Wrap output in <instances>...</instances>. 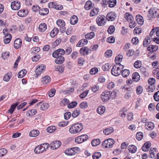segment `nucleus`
I'll return each instance as SVG.
<instances>
[{
	"instance_id": "nucleus-30",
	"label": "nucleus",
	"mask_w": 159,
	"mask_h": 159,
	"mask_svg": "<svg viewBox=\"0 0 159 159\" xmlns=\"http://www.w3.org/2000/svg\"><path fill=\"white\" fill-rule=\"evenodd\" d=\"M106 110L105 107L104 106L99 107L97 109V112L100 114H103Z\"/></svg>"
},
{
	"instance_id": "nucleus-60",
	"label": "nucleus",
	"mask_w": 159,
	"mask_h": 159,
	"mask_svg": "<svg viewBox=\"0 0 159 159\" xmlns=\"http://www.w3.org/2000/svg\"><path fill=\"white\" fill-rule=\"evenodd\" d=\"M78 54L77 51L73 52L70 55L71 58L73 59H76L78 57Z\"/></svg>"
},
{
	"instance_id": "nucleus-42",
	"label": "nucleus",
	"mask_w": 159,
	"mask_h": 159,
	"mask_svg": "<svg viewBox=\"0 0 159 159\" xmlns=\"http://www.w3.org/2000/svg\"><path fill=\"white\" fill-rule=\"evenodd\" d=\"M142 65V62L140 60H137L136 61L134 64V67L138 69L140 68Z\"/></svg>"
},
{
	"instance_id": "nucleus-26",
	"label": "nucleus",
	"mask_w": 159,
	"mask_h": 159,
	"mask_svg": "<svg viewBox=\"0 0 159 159\" xmlns=\"http://www.w3.org/2000/svg\"><path fill=\"white\" fill-rule=\"evenodd\" d=\"M158 49V47L156 45H150L147 48L148 51L151 52H154L157 51Z\"/></svg>"
},
{
	"instance_id": "nucleus-4",
	"label": "nucleus",
	"mask_w": 159,
	"mask_h": 159,
	"mask_svg": "<svg viewBox=\"0 0 159 159\" xmlns=\"http://www.w3.org/2000/svg\"><path fill=\"white\" fill-rule=\"evenodd\" d=\"M49 146L48 143H44L36 147L34 149L35 153L37 154H39L42 153L44 151H46Z\"/></svg>"
},
{
	"instance_id": "nucleus-1",
	"label": "nucleus",
	"mask_w": 159,
	"mask_h": 159,
	"mask_svg": "<svg viewBox=\"0 0 159 159\" xmlns=\"http://www.w3.org/2000/svg\"><path fill=\"white\" fill-rule=\"evenodd\" d=\"M65 53V50L62 49H58L52 53L53 57L56 58L55 61L57 64L63 63L65 61V58L62 56Z\"/></svg>"
},
{
	"instance_id": "nucleus-57",
	"label": "nucleus",
	"mask_w": 159,
	"mask_h": 159,
	"mask_svg": "<svg viewBox=\"0 0 159 159\" xmlns=\"http://www.w3.org/2000/svg\"><path fill=\"white\" fill-rule=\"evenodd\" d=\"M98 72V69L97 68H93L91 69L90 73L91 75H93L96 74Z\"/></svg>"
},
{
	"instance_id": "nucleus-25",
	"label": "nucleus",
	"mask_w": 159,
	"mask_h": 159,
	"mask_svg": "<svg viewBox=\"0 0 159 159\" xmlns=\"http://www.w3.org/2000/svg\"><path fill=\"white\" fill-rule=\"evenodd\" d=\"M39 134V132L37 130H33L29 133V136L31 137H35Z\"/></svg>"
},
{
	"instance_id": "nucleus-55",
	"label": "nucleus",
	"mask_w": 159,
	"mask_h": 159,
	"mask_svg": "<svg viewBox=\"0 0 159 159\" xmlns=\"http://www.w3.org/2000/svg\"><path fill=\"white\" fill-rule=\"evenodd\" d=\"M150 41L149 39L148 38H145L143 42V46L144 47H146L150 43Z\"/></svg>"
},
{
	"instance_id": "nucleus-9",
	"label": "nucleus",
	"mask_w": 159,
	"mask_h": 159,
	"mask_svg": "<svg viewBox=\"0 0 159 159\" xmlns=\"http://www.w3.org/2000/svg\"><path fill=\"white\" fill-rule=\"evenodd\" d=\"M21 6V3L20 1L16 0L12 2L11 3V9L14 10H19Z\"/></svg>"
},
{
	"instance_id": "nucleus-61",
	"label": "nucleus",
	"mask_w": 159,
	"mask_h": 159,
	"mask_svg": "<svg viewBox=\"0 0 159 159\" xmlns=\"http://www.w3.org/2000/svg\"><path fill=\"white\" fill-rule=\"evenodd\" d=\"M101 4L102 6H104V7H106L108 4V6L109 7V0H102Z\"/></svg>"
},
{
	"instance_id": "nucleus-14",
	"label": "nucleus",
	"mask_w": 159,
	"mask_h": 159,
	"mask_svg": "<svg viewBox=\"0 0 159 159\" xmlns=\"http://www.w3.org/2000/svg\"><path fill=\"white\" fill-rule=\"evenodd\" d=\"M123 89L126 93L125 97L126 99H128L131 97V94L132 92V88H124Z\"/></svg>"
},
{
	"instance_id": "nucleus-15",
	"label": "nucleus",
	"mask_w": 159,
	"mask_h": 159,
	"mask_svg": "<svg viewBox=\"0 0 159 159\" xmlns=\"http://www.w3.org/2000/svg\"><path fill=\"white\" fill-rule=\"evenodd\" d=\"M61 144V142L60 141H55L51 143L50 147L52 149H55L59 148Z\"/></svg>"
},
{
	"instance_id": "nucleus-18",
	"label": "nucleus",
	"mask_w": 159,
	"mask_h": 159,
	"mask_svg": "<svg viewBox=\"0 0 159 159\" xmlns=\"http://www.w3.org/2000/svg\"><path fill=\"white\" fill-rule=\"evenodd\" d=\"M28 11L25 9H22L19 11L17 13L18 16L21 17H24L27 16Z\"/></svg>"
},
{
	"instance_id": "nucleus-32",
	"label": "nucleus",
	"mask_w": 159,
	"mask_h": 159,
	"mask_svg": "<svg viewBox=\"0 0 159 159\" xmlns=\"http://www.w3.org/2000/svg\"><path fill=\"white\" fill-rule=\"evenodd\" d=\"M137 149L136 147L133 145H130L128 147V150L129 152L132 153L135 152Z\"/></svg>"
},
{
	"instance_id": "nucleus-35",
	"label": "nucleus",
	"mask_w": 159,
	"mask_h": 159,
	"mask_svg": "<svg viewBox=\"0 0 159 159\" xmlns=\"http://www.w3.org/2000/svg\"><path fill=\"white\" fill-rule=\"evenodd\" d=\"M19 103V102H16L11 105L10 108L9 110V111L11 114H12L13 113L15 109L18 106Z\"/></svg>"
},
{
	"instance_id": "nucleus-5",
	"label": "nucleus",
	"mask_w": 159,
	"mask_h": 159,
	"mask_svg": "<svg viewBox=\"0 0 159 159\" xmlns=\"http://www.w3.org/2000/svg\"><path fill=\"white\" fill-rule=\"evenodd\" d=\"M124 68V66L122 65H120L119 66H114L112 68L111 71V74L115 76L119 75L121 73L122 69Z\"/></svg>"
},
{
	"instance_id": "nucleus-54",
	"label": "nucleus",
	"mask_w": 159,
	"mask_h": 159,
	"mask_svg": "<svg viewBox=\"0 0 159 159\" xmlns=\"http://www.w3.org/2000/svg\"><path fill=\"white\" fill-rule=\"evenodd\" d=\"M77 104L76 101L72 102L70 103L68 105V107L69 108H72L75 107Z\"/></svg>"
},
{
	"instance_id": "nucleus-62",
	"label": "nucleus",
	"mask_w": 159,
	"mask_h": 159,
	"mask_svg": "<svg viewBox=\"0 0 159 159\" xmlns=\"http://www.w3.org/2000/svg\"><path fill=\"white\" fill-rule=\"evenodd\" d=\"M109 64L108 63H106L102 66L103 70L104 71H108L109 69Z\"/></svg>"
},
{
	"instance_id": "nucleus-58",
	"label": "nucleus",
	"mask_w": 159,
	"mask_h": 159,
	"mask_svg": "<svg viewBox=\"0 0 159 159\" xmlns=\"http://www.w3.org/2000/svg\"><path fill=\"white\" fill-rule=\"evenodd\" d=\"M49 105L47 103H43L40 106V109L42 110H45L47 109L49 107Z\"/></svg>"
},
{
	"instance_id": "nucleus-29",
	"label": "nucleus",
	"mask_w": 159,
	"mask_h": 159,
	"mask_svg": "<svg viewBox=\"0 0 159 159\" xmlns=\"http://www.w3.org/2000/svg\"><path fill=\"white\" fill-rule=\"evenodd\" d=\"M39 13L41 15H46L49 13V10L47 8H43L39 10Z\"/></svg>"
},
{
	"instance_id": "nucleus-8",
	"label": "nucleus",
	"mask_w": 159,
	"mask_h": 159,
	"mask_svg": "<svg viewBox=\"0 0 159 159\" xmlns=\"http://www.w3.org/2000/svg\"><path fill=\"white\" fill-rule=\"evenodd\" d=\"M57 26L60 27V29L61 33H64L66 30L65 27V23L64 21L61 19L57 20L56 22Z\"/></svg>"
},
{
	"instance_id": "nucleus-3",
	"label": "nucleus",
	"mask_w": 159,
	"mask_h": 159,
	"mask_svg": "<svg viewBox=\"0 0 159 159\" xmlns=\"http://www.w3.org/2000/svg\"><path fill=\"white\" fill-rule=\"evenodd\" d=\"M148 17L150 20L152 18H159V9L157 8H151L148 11Z\"/></svg>"
},
{
	"instance_id": "nucleus-20",
	"label": "nucleus",
	"mask_w": 159,
	"mask_h": 159,
	"mask_svg": "<svg viewBox=\"0 0 159 159\" xmlns=\"http://www.w3.org/2000/svg\"><path fill=\"white\" fill-rule=\"evenodd\" d=\"M47 29V25L44 23L40 24L39 26V32L43 33Z\"/></svg>"
},
{
	"instance_id": "nucleus-59",
	"label": "nucleus",
	"mask_w": 159,
	"mask_h": 159,
	"mask_svg": "<svg viewBox=\"0 0 159 159\" xmlns=\"http://www.w3.org/2000/svg\"><path fill=\"white\" fill-rule=\"evenodd\" d=\"M69 103V100L67 98H65L63 99L61 102L60 104L62 106H65L67 104L68 105Z\"/></svg>"
},
{
	"instance_id": "nucleus-13",
	"label": "nucleus",
	"mask_w": 159,
	"mask_h": 159,
	"mask_svg": "<svg viewBox=\"0 0 159 159\" xmlns=\"http://www.w3.org/2000/svg\"><path fill=\"white\" fill-rule=\"evenodd\" d=\"M101 98L102 101H107L109 99V91H105L102 93L101 96Z\"/></svg>"
},
{
	"instance_id": "nucleus-47",
	"label": "nucleus",
	"mask_w": 159,
	"mask_h": 159,
	"mask_svg": "<svg viewBox=\"0 0 159 159\" xmlns=\"http://www.w3.org/2000/svg\"><path fill=\"white\" fill-rule=\"evenodd\" d=\"M146 88L148 91L149 92H152L155 89L154 86L152 85H147L146 86Z\"/></svg>"
},
{
	"instance_id": "nucleus-39",
	"label": "nucleus",
	"mask_w": 159,
	"mask_h": 159,
	"mask_svg": "<svg viewBox=\"0 0 159 159\" xmlns=\"http://www.w3.org/2000/svg\"><path fill=\"white\" fill-rule=\"evenodd\" d=\"M27 73V70L25 69H23L19 72L18 74V77L19 78H21L24 76Z\"/></svg>"
},
{
	"instance_id": "nucleus-2",
	"label": "nucleus",
	"mask_w": 159,
	"mask_h": 159,
	"mask_svg": "<svg viewBox=\"0 0 159 159\" xmlns=\"http://www.w3.org/2000/svg\"><path fill=\"white\" fill-rule=\"evenodd\" d=\"M83 125L81 123H77L72 125L70 127L69 132L71 134H75L80 132L83 129Z\"/></svg>"
},
{
	"instance_id": "nucleus-64",
	"label": "nucleus",
	"mask_w": 159,
	"mask_h": 159,
	"mask_svg": "<svg viewBox=\"0 0 159 159\" xmlns=\"http://www.w3.org/2000/svg\"><path fill=\"white\" fill-rule=\"evenodd\" d=\"M80 106L82 109H85L88 107V103L86 102H83L80 103Z\"/></svg>"
},
{
	"instance_id": "nucleus-63",
	"label": "nucleus",
	"mask_w": 159,
	"mask_h": 159,
	"mask_svg": "<svg viewBox=\"0 0 159 159\" xmlns=\"http://www.w3.org/2000/svg\"><path fill=\"white\" fill-rule=\"evenodd\" d=\"M68 123L69 121H63L62 122H60L58 124V125L60 127H64L67 125L68 124Z\"/></svg>"
},
{
	"instance_id": "nucleus-12",
	"label": "nucleus",
	"mask_w": 159,
	"mask_h": 159,
	"mask_svg": "<svg viewBox=\"0 0 159 159\" xmlns=\"http://www.w3.org/2000/svg\"><path fill=\"white\" fill-rule=\"evenodd\" d=\"M45 69V66L43 65L38 66L36 70V74L37 76L43 73Z\"/></svg>"
},
{
	"instance_id": "nucleus-31",
	"label": "nucleus",
	"mask_w": 159,
	"mask_h": 159,
	"mask_svg": "<svg viewBox=\"0 0 159 159\" xmlns=\"http://www.w3.org/2000/svg\"><path fill=\"white\" fill-rule=\"evenodd\" d=\"M70 22L72 25H75L76 24L78 21L77 17L76 16H73L70 19Z\"/></svg>"
},
{
	"instance_id": "nucleus-7",
	"label": "nucleus",
	"mask_w": 159,
	"mask_h": 159,
	"mask_svg": "<svg viewBox=\"0 0 159 159\" xmlns=\"http://www.w3.org/2000/svg\"><path fill=\"white\" fill-rule=\"evenodd\" d=\"M106 19L105 16L103 15H99L96 19L97 24L99 26H102L105 24Z\"/></svg>"
},
{
	"instance_id": "nucleus-38",
	"label": "nucleus",
	"mask_w": 159,
	"mask_h": 159,
	"mask_svg": "<svg viewBox=\"0 0 159 159\" xmlns=\"http://www.w3.org/2000/svg\"><path fill=\"white\" fill-rule=\"evenodd\" d=\"M37 112L36 110L35 109L30 110L28 111L26 113L27 116H31L35 115Z\"/></svg>"
},
{
	"instance_id": "nucleus-6",
	"label": "nucleus",
	"mask_w": 159,
	"mask_h": 159,
	"mask_svg": "<svg viewBox=\"0 0 159 159\" xmlns=\"http://www.w3.org/2000/svg\"><path fill=\"white\" fill-rule=\"evenodd\" d=\"M80 151V148L77 147H75L66 150L65 153L66 155L72 156L79 152Z\"/></svg>"
},
{
	"instance_id": "nucleus-36",
	"label": "nucleus",
	"mask_w": 159,
	"mask_h": 159,
	"mask_svg": "<svg viewBox=\"0 0 159 159\" xmlns=\"http://www.w3.org/2000/svg\"><path fill=\"white\" fill-rule=\"evenodd\" d=\"M58 29L57 28H54L50 33V36L51 37H54L58 33Z\"/></svg>"
},
{
	"instance_id": "nucleus-24",
	"label": "nucleus",
	"mask_w": 159,
	"mask_h": 159,
	"mask_svg": "<svg viewBox=\"0 0 159 159\" xmlns=\"http://www.w3.org/2000/svg\"><path fill=\"white\" fill-rule=\"evenodd\" d=\"M123 57L122 55H119L116 57L115 61L116 64L119 65V66H120V65H121L120 63L122 61Z\"/></svg>"
},
{
	"instance_id": "nucleus-34",
	"label": "nucleus",
	"mask_w": 159,
	"mask_h": 159,
	"mask_svg": "<svg viewBox=\"0 0 159 159\" xmlns=\"http://www.w3.org/2000/svg\"><path fill=\"white\" fill-rule=\"evenodd\" d=\"M95 36V34L93 32H91L88 33L85 35V38L86 39H90L93 38Z\"/></svg>"
},
{
	"instance_id": "nucleus-33",
	"label": "nucleus",
	"mask_w": 159,
	"mask_h": 159,
	"mask_svg": "<svg viewBox=\"0 0 159 159\" xmlns=\"http://www.w3.org/2000/svg\"><path fill=\"white\" fill-rule=\"evenodd\" d=\"M11 39V34L6 35L4 36V41L5 44H8L10 43Z\"/></svg>"
},
{
	"instance_id": "nucleus-43",
	"label": "nucleus",
	"mask_w": 159,
	"mask_h": 159,
	"mask_svg": "<svg viewBox=\"0 0 159 159\" xmlns=\"http://www.w3.org/2000/svg\"><path fill=\"white\" fill-rule=\"evenodd\" d=\"M56 129V127L55 126H50L48 127L47 131L48 132L52 133L54 132Z\"/></svg>"
},
{
	"instance_id": "nucleus-49",
	"label": "nucleus",
	"mask_w": 159,
	"mask_h": 159,
	"mask_svg": "<svg viewBox=\"0 0 159 159\" xmlns=\"http://www.w3.org/2000/svg\"><path fill=\"white\" fill-rule=\"evenodd\" d=\"M99 11V10L98 8H94L91 12L90 15L91 16H93L97 14Z\"/></svg>"
},
{
	"instance_id": "nucleus-40",
	"label": "nucleus",
	"mask_w": 159,
	"mask_h": 159,
	"mask_svg": "<svg viewBox=\"0 0 159 159\" xmlns=\"http://www.w3.org/2000/svg\"><path fill=\"white\" fill-rule=\"evenodd\" d=\"M130 71L129 70L124 69L121 72V75L124 77H127L129 74Z\"/></svg>"
},
{
	"instance_id": "nucleus-50",
	"label": "nucleus",
	"mask_w": 159,
	"mask_h": 159,
	"mask_svg": "<svg viewBox=\"0 0 159 159\" xmlns=\"http://www.w3.org/2000/svg\"><path fill=\"white\" fill-rule=\"evenodd\" d=\"M118 91L116 90H113L110 94V98H115L117 96Z\"/></svg>"
},
{
	"instance_id": "nucleus-17",
	"label": "nucleus",
	"mask_w": 159,
	"mask_h": 159,
	"mask_svg": "<svg viewBox=\"0 0 159 159\" xmlns=\"http://www.w3.org/2000/svg\"><path fill=\"white\" fill-rule=\"evenodd\" d=\"M22 41L20 39H16L14 42V46L15 48L18 49L21 46Z\"/></svg>"
},
{
	"instance_id": "nucleus-19",
	"label": "nucleus",
	"mask_w": 159,
	"mask_h": 159,
	"mask_svg": "<svg viewBox=\"0 0 159 159\" xmlns=\"http://www.w3.org/2000/svg\"><path fill=\"white\" fill-rule=\"evenodd\" d=\"M136 20L138 23L142 25L144 23V20L143 17L141 15L138 14L135 17Z\"/></svg>"
},
{
	"instance_id": "nucleus-16",
	"label": "nucleus",
	"mask_w": 159,
	"mask_h": 159,
	"mask_svg": "<svg viewBox=\"0 0 159 159\" xmlns=\"http://www.w3.org/2000/svg\"><path fill=\"white\" fill-rule=\"evenodd\" d=\"M125 17L126 20L129 22H133L134 21V18L132 15L129 13L126 12L125 14Z\"/></svg>"
},
{
	"instance_id": "nucleus-51",
	"label": "nucleus",
	"mask_w": 159,
	"mask_h": 159,
	"mask_svg": "<svg viewBox=\"0 0 159 159\" xmlns=\"http://www.w3.org/2000/svg\"><path fill=\"white\" fill-rule=\"evenodd\" d=\"M136 93L138 95L141 94L143 91V88L141 86H139L136 88Z\"/></svg>"
},
{
	"instance_id": "nucleus-23",
	"label": "nucleus",
	"mask_w": 159,
	"mask_h": 159,
	"mask_svg": "<svg viewBox=\"0 0 159 159\" xmlns=\"http://www.w3.org/2000/svg\"><path fill=\"white\" fill-rule=\"evenodd\" d=\"M140 76L139 74L137 72H134L132 75L133 80L135 81H138L140 79Z\"/></svg>"
},
{
	"instance_id": "nucleus-53",
	"label": "nucleus",
	"mask_w": 159,
	"mask_h": 159,
	"mask_svg": "<svg viewBox=\"0 0 159 159\" xmlns=\"http://www.w3.org/2000/svg\"><path fill=\"white\" fill-rule=\"evenodd\" d=\"M153 97L155 101L157 102L159 101V91L154 93Z\"/></svg>"
},
{
	"instance_id": "nucleus-52",
	"label": "nucleus",
	"mask_w": 159,
	"mask_h": 159,
	"mask_svg": "<svg viewBox=\"0 0 159 159\" xmlns=\"http://www.w3.org/2000/svg\"><path fill=\"white\" fill-rule=\"evenodd\" d=\"M101 156V153L99 152H95L93 155V159H98Z\"/></svg>"
},
{
	"instance_id": "nucleus-21",
	"label": "nucleus",
	"mask_w": 159,
	"mask_h": 159,
	"mask_svg": "<svg viewBox=\"0 0 159 159\" xmlns=\"http://www.w3.org/2000/svg\"><path fill=\"white\" fill-rule=\"evenodd\" d=\"M51 81V78L48 76H46L42 78L41 81L44 85L48 84Z\"/></svg>"
},
{
	"instance_id": "nucleus-22",
	"label": "nucleus",
	"mask_w": 159,
	"mask_h": 159,
	"mask_svg": "<svg viewBox=\"0 0 159 159\" xmlns=\"http://www.w3.org/2000/svg\"><path fill=\"white\" fill-rule=\"evenodd\" d=\"M88 43V41L86 39H82L80 40L77 44V47H81L83 46L84 45H86Z\"/></svg>"
},
{
	"instance_id": "nucleus-48",
	"label": "nucleus",
	"mask_w": 159,
	"mask_h": 159,
	"mask_svg": "<svg viewBox=\"0 0 159 159\" xmlns=\"http://www.w3.org/2000/svg\"><path fill=\"white\" fill-rule=\"evenodd\" d=\"M143 133L141 132H138L137 133L136 137L137 139L138 140H141L143 138Z\"/></svg>"
},
{
	"instance_id": "nucleus-46",
	"label": "nucleus",
	"mask_w": 159,
	"mask_h": 159,
	"mask_svg": "<svg viewBox=\"0 0 159 159\" xmlns=\"http://www.w3.org/2000/svg\"><path fill=\"white\" fill-rule=\"evenodd\" d=\"M11 73H8L7 75H4L3 79L4 81L6 82H8L11 79Z\"/></svg>"
},
{
	"instance_id": "nucleus-10",
	"label": "nucleus",
	"mask_w": 159,
	"mask_h": 159,
	"mask_svg": "<svg viewBox=\"0 0 159 159\" xmlns=\"http://www.w3.org/2000/svg\"><path fill=\"white\" fill-rule=\"evenodd\" d=\"M88 138V136L86 135H82L78 136L75 140L76 143H80L87 140Z\"/></svg>"
},
{
	"instance_id": "nucleus-28",
	"label": "nucleus",
	"mask_w": 159,
	"mask_h": 159,
	"mask_svg": "<svg viewBox=\"0 0 159 159\" xmlns=\"http://www.w3.org/2000/svg\"><path fill=\"white\" fill-rule=\"evenodd\" d=\"M145 127L148 130H152L154 128V125L152 122H148L146 123Z\"/></svg>"
},
{
	"instance_id": "nucleus-37",
	"label": "nucleus",
	"mask_w": 159,
	"mask_h": 159,
	"mask_svg": "<svg viewBox=\"0 0 159 159\" xmlns=\"http://www.w3.org/2000/svg\"><path fill=\"white\" fill-rule=\"evenodd\" d=\"M92 7V2L90 1H87L85 5L84 8L86 10H88Z\"/></svg>"
},
{
	"instance_id": "nucleus-44",
	"label": "nucleus",
	"mask_w": 159,
	"mask_h": 159,
	"mask_svg": "<svg viewBox=\"0 0 159 159\" xmlns=\"http://www.w3.org/2000/svg\"><path fill=\"white\" fill-rule=\"evenodd\" d=\"M116 17V14L115 12L113 11L110 12V21H114Z\"/></svg>"
},
{
	"instance_id": "nucleus-45",
	"label": "nucleus",
	"mask_w": 159,
	"mask_h": 159,
	"mask_svg": "<svg viewBox=\"0 0 159 159\" xmlns=\"http://www.w3.org/2000/svg\"><path fill=\"white\" fill-rule=\"evenodd\" d=\"M109 139L105 140L102 143V147L103 148H108L109 147Z\"/></svg>"
},
{
	"instance_id": "nucleus-11",
	"label": "nucleus",
	"mask_w": 159,
	"mask_h": 159,
	"mask_svg": "<svg viewBox=\"0 0 159 159\" xmlns=\"http://www.w3.org/2000/svg\"><path fill=\"white\" fill-rule=\"evenodd\" d=\"M91 50L87 47H84L81 48L80 50V53L82 55L85 56L91 53Z\"/></svg>"
},
{
	"instance_id": "nucleus-27",
	"label": "nucleus",
	"mask_w": 159,
	"mask_h": 159,
	"mask_svg": "<svg viewBox=\"0 0 159 159\" xmlns=\"http://www.w3.org/2000/svg\"><path fill=\"white\" fill-rule=\"evenodd\" d=\"M157 150V149L156 148H151L150 149V150L149 151L150 155L149 156V157L151 158H153L155 157L156 155V152Z\"/></svg>"
},
{
	"instance_id": "nucleus-56",
	"label": "nucleus",
	"mask_w": 159,
	"mask_h": 159,
	"mask_svg": "<svg viewBox=\"0 0 159 159\" xmlns=\"http://www.w3.org/2000/svg\"><path fill=\"white\" fill-rule=\"evenodd\" d=\"M7 152V150L6 149L4 148L0 149V157L4 156Z\"/></svg>"
},
{
	"instance_id": "nucleus-41",
	"label": "nucleus",
	"mask_w": 159,
	"mask_h": 159,
	"mask_svg": "<svg viewBox=\"0 0 159 159\" xmlns=\"http://www.w3.org/2000/svg\"><path fill=\"white\" fill-rule=\"evenodd\" d=\"M100 140L99 139H95L91 142V144L93 146H96L100 144Z\"/></svg>"
}]
</instances>
